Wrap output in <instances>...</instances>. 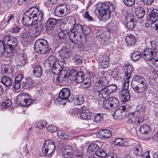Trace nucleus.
Masks as SVG:
<instances>
[{
  "instance_id": "1",
  "label": "nucleus",
  "mask_w": 158,
  "mask_h": 158,
  "mask_svg": "<svg viewBox=\"0 0 158 158\" xmlns=\"http://www.w3.org/2000/svg\"><path fill=\"white\" fill-rule=\"evenodd\" d=\"M69 76L77 84L82 82L85 78V74L83 72H77L73 69L69 73L67 70L62 69L60 71L59 76L57 77L56 80L59 83L65 84L68 82Z\"/></svg>"
},
{
  "instance_id": "2",
  "label": "nucleus",
  "mask_w": 158,
  "mask_h": 158,
  "mask_svg": "<svg viewBox=\"0 0 158 158\" xmlns=\"http://www.w3.org/2000/svg\"><path fill=\"white\" fill-rule=\"evenodd\" d=\"M34 49L36 52L41 54L47 55L53 52L52 48H49L48 41L42 39H38L35 41Z\"/></svg>"
},
{
  "instance_id": "3",
  "label": "nucleus",
  "mask_w": 158,
  "mask_h": 158,
  "mask_svg": "<svg viewBox=\"0 0 158 158\" xmlns=\"http://www.w3.org/2000/svg\"><path fill=\"white\" fill-rule=\"evenodd\" d=\"M114 6L110 2L102 3L98 9L99 18L104 21L108 20L110 17V12L114 10Z\"/></svg>"
},
{
  "instance_id": "4",
  "label": "nucleus",
  "mask_w": 158,
  "mask_h": 158,
  "mask_svg": "<svg viewBox=\"0 0 158 158\" xmlns=\"http://www.w3.org/2000/svg\"><path fill=\"white\" fill-rule=\"evenodd\" d=\"M3 41L6 46V52L8 53L14 52L18 44L16 38L11 35L5 36Z\"/></svg>"
},
{
  "instance_id": "5",
  "label": "nucleus",
  "mask_w": 158,
  "mask_h": 158,
  "mask_svg": "<svg viewBox=\"0 0 158 158\" xmlns=\"http://www.w3.org/2000/svg\"><path fill=\"white\" fill-rule=\"evenodd\" d=\"M124 76V80L123 82L122 88L123 90H127L131 74L133 72V68L130 64H127L125 65L123 69Z\"/></svg>"
},
{
  "instance_id": "6",
  "label": "nucleus",
  "mask_w": 158,
  "mask_h": 158,
  "mask_svg": "<svg viewBox=\"0 0 158 158\" xmlns=\"http://www.w3.org/2000/svg\"><path fill=\"white\" fill-rule=\"evenodd\" d=\"M116 89V87L114 84L106 85L101 90L96 91L95 94L100 98H105L109 95L112 94Z\"/></svg>"
},
{
  "instance_id": "7",
  "label": "nucleus",
  "mask_w": 158,
  "mask_h": 158,
  "mask_svg": "<svg viewBox=\"0 0 158 158\" xmlns=\"http://www.w3.org/2000/svg\"><path fill=\"white\" fill-rule=\"evenodd\" d=\"M34 8H30L28 11H27L24 14L22 19V23L26 26H30L32 25H35L37 24L36 21H34L31 10Z\"/></svg>"
},
{
  "instance_id": "8",
  "label": "nucleus",
  "mask_w": 158,
  "mask_h": 158,
  "mask_svg": "<svg viewBox=\"0 0 158 158\" xmlns=\"http://www.w3.org/2000/svg\"><path fill=\"white\" fill-rule=\"evenodd\" d=\"M143 58L146 61L158 58V52H156L154 49L150 48H145L142 53Z\"/></svg>"
},
{
  "instance_id": "9",
  "label": "nucleus",
  "mask_w": 158,
  "mask_h": 158,
  "mask_svg": "<svg viewBox=\"0 0 158 158\" xmlns=\"http://www.w3.org/2000/svg\"><path fill=\"white\" fill-rule=\"evenodd\" d=\"M55 150L54 143L51 140H46L44 142L42 149L43 153L45 155H49Z\"/></svg>"
},
{
  "instance_id": "10",
  "label": "nucleus",
  "mask_w": 158,
  "mask_h": 158,
  "mask_svg": "<svg viewBox=\"0 0 158 158\" xmlns=\"http://www.w3.org/2000/svg\"><path fill=\"white\" fill-rule=\"evenodd\" d=\"M105 109H111L116 108L119 104L118 100L114 97H110L103 103Z\"/></svg>"
},
{
  "instance_id": "11",
  "label": "nucleus",
  "mask_w": 158,
  "mask_h": 158,
  "mask_svg": "<svg viewBox=\"0 0 158 158\" xmlns=\"http://www.w3.org/2000/svg\"><path fill=\"white\" fill-rule=\"evenodd\" d=\"M59 98L61 100H65L69 102H72L74 99L72 95L70 94V91L68 88H64L60 92Z\"/></svg>"
},
{
  "instance_id": "12",
  "label": "nucleus",
  "mask_w": 158,
  "mask_h": 158,
  "mask_svg": "<svg viewBox=\"0 0 158 158\" xmlns=\"http://www.w3.org/2000/svg\"><path fill=\"white\" fill-rule=\"evenodd\" d=\"M131 86L135 93L140 94V96L143 95L144 93L147 91V86L146 83L143 84L131 85Z\"/></svg>"
},
{
  "instance_id": "13",
  "label": "nucleus",
  "mask_w": 158,
  "mask_h": 158,
  "mask_svg": "<svg viewBox=\"0 0 158 158\" xmlns=\"http://www.w3.org/2000/svg\"><path fill=\"white\" fill-rule=\"evenodd\" d=\"M17 65L21 67L24 66L27 63V60L25 54L20 53L16 56L15 59Z\"/></svg>"
},
{
  "instance_id": "14",
  "label": "nucleus",
  "mask_w": 158,
  "mask_h": 158,
  "mask_svg": "<svg viewBox=\"0 0 158 158\" xmlns=\"http://www.w3.org/2000/svg\"><path fill=\"white\" fill-rule=\"evenodd\" d=\"M35 83L31 78H28L23 81L22 83L23 88L25 89L30 90L35 86Z\"/></svg>"
},
{
  "instance_id": "15",
  "label": "nucleus",
  "mask_w": 158,
  "mask_h": 158,
  "mask_svg": "<svg viewBox=\"0 0 158 158\" xmlns=\"http://www.w3.org/2000/svg\"><path fill=\"white\" fill-rule=\"evenodd\" d=\"M33 9L31 10V11L32 13L34 21H36L37 24V23H41L40 21L43 18V12L41 11H40L37 8L36 9L35 11Z\"/></svg>"
},
{
  "instance_id": "16",
  "label": "nucleus",
  "mask_w": 158,
  "mask_h": 158,
  "mask_svg": "<svg viewBox=\"0 0 158 158\" xmlns=\"http://www.w3.org/2000/svg\"><path fill=\"white\" fill-rule=\"evenodd\" d=\"M79 115L78 116L82 119L88 120L91 118V114L89 110L86 108H82Z\"/></svg>"
},
{
  "instance_id": "17",
  "label": "nucleus",
  "mask_w": 158,
  "mask_h": 158,
  "mask_svg": "<svg viewBox=\"0 0 158 158\" xmlns=\"http://www.w3.org/2000/svg\"><path fill=\"white\" fill-rule=\"evenodd\" d=\"M58 23L56 19L53 18L49 19L46 21L45 27L47 30H50L54 28Z\"/></svg>"
},
{
  "instance_id": "18",
  "label": "nucleus",
  "mask_w": 158,
  "mask_h": 158,
  "mask_svg": "<svg viewBox=\"0 0 158 158\" xmlns=\"http://www.w3.org/2000/svg\"><path fill=\"white\" fill-rule=\"evenodd\" d=\"M108 81L105 78H102L97 81V85L96 86L95 89L96 90H95V92L98 90H101L102 88H104L105 86L108 85Z\"/></svg>"
},
{
  "instance_id": "19",
  "label": "nucleus",
  "mask_w": 158,
  "mask_h": 158,
  "mask_svg": "<svg viewBox=\"0 0 158 158\" xmlns=\"http://www.w3.org/2000/svg\"><path fill=\"white\" fill-rule=\"evenodd\" d=\"M145 80L143 77L139 75H135L133 78L131 85L143 84L146 83Z\"/></svg>"
},
{
  "instance_id": "20",
  "label": "nucleus",
  "mask_w": 158,
  "mask_h": 158,
  "mask_svg": "<svg viewBox=\"0 0 158 158\" xmlns=\"http://www.w3.org/2000/svg\"><path fill=\"white\" fill-rule=\"evenodd\" d=\"M149 20H150L151 25L158 21V10L154 9L150 12Z\"/></svg>"
},
{
  "instance_id": "21",
  "label": "nucleus",
  "mask_w": 158,
  "mask_h": 158,
  "mask_svg": "<svg viewBox=\"0 0 158 158\" xmlns=\"http://www.w3.org/2000/svg\"><path fill=\"white\" fill-rule=\"evenodd\" d=\"M125 41L127 46L130 47L133 46L136 41L135 37L132 35H127L125 37Z\"/></svg>"
},
{
  "instance_id": "22",
  "label": "nucleus",
  "mask_w": 158,
  "mask_h": 158,
  "mask_svg": "<svg viewBox=\"0 0 158 158\" xmlns=\"http://www.w3.org/2000/svg\"><path fill=\"white\" fill-rule=\"evenodd\" d=\"M127 27L130 29L132 30L135 27L136 22L135 21L133 16H129L127 18Z\"/></svg>"
},
{
  "instance_id": "23",
  "label": "nucleus",
  "mask_w": 158,
  "mask_h": 158,
  "mask_svg": "<svg viewBox=\"0 0 158 158\" xmlns=\"http://www.w3.org/2000/svg\"><path fill=\"white\" fill-rule=\"evenodd\" d=\"M27 94L23 93L18 96L16 101L17 104L21 106H24L25 100L26 99Z\"/></svg>"
},
{
  "instance_id": "24",
  "label": "nucleus",
  "mask_w": 158,
  "mask_h": 158,
  "mask_svg": "<svg viewBox=\"0 0 158 158\" xmlns=\"http://www.w3.org/2000/svg\"><path fill=\"white\" fill-rule=\"evenodd\" d=\"M71 52L69 49L66 48H62L59 52V55L61 57L67 58L70 55Z\"/></svg>"
},
{
  "instance_id": "25",
  "label": "nucleus",
  "mask_w": 158,
  "mask_h": 158,
  "mask_svg": "<svg viewBox=\"0 0 158 158\" xmlns=\"http://www.w3.org/2000/svg\"><path fill=\"white\" fill-rule=\"evenodd\" d=\"M122 101L124 102L127 101L130 98V93L128 90H123L121 92Z\"/></svg>"
},
{
  "instance_id": "26",
  "label": "nucleus",
  "mask_w": 158,
  "mask_h": 158,
  "mask_svg": "<svg viewBox=\"0 0 158 158\" xmlns=\"http://www.w3.org/2000/svg\"><path fill=\"white\" fill-rule=\"evenodd\" d=\"M99 133L101 137L104 139H107L111 136L112 132L109 130L103 129L100 131Z\"/></svg>"
},
{
  "instance_id": "27",
  "label": "nucleus",
  "mask_w": 158,
  "mask_h": 158,
  "mask_svg": "<svg viewBox=\"0 0 158 158\" xmlns=\"http://www.w3.org/2000/svg\"><path fill=\"white\" fill-rule=\"evenodd\" d=\"M43 72V69L41 66L36 65L34 68L33 73L35 77H39L42 75Z\"/></svg>"
},
{
  "instance_id": "28",
  "label": "nucleus",
  "mask_w": 158,
  "mask_h": 158,
  "mask_svg": "<svg viewBox=\"0 0 158 158\" xmlns=\"http://www.w3.org/2000/svg\"><path fill=\"white\" fill-rule=\"evenodd\" d=\"M151 131L150 126L148 125H142L140 127L139 131L143 134L147 135Z\"/></svg>"
},
{
  "instance_id": "29",
  "label": "nucleus",
  "mask_w": 158,
  "mask_h": 158,
  "mask_svg": "<svg viewBox=\"0 0 158 158\" xmlns=\"http://www.w3.org/2000/svg\"><path fill=\"white\" fill-rule=\"evenodd\" d=\"M2 68L3 73L12 75L13 73V70L11 65L8 64L5 65L2 67Z\"/></svg>"
},
{
  "instance_id": "30",
  "label": "nucleus",
  "mask_w": 158,
  "mask_h": 158,
  "mask_svg": "<svg viewBox=\"0 0 158 158\" xmlns=\"http://www.w3.org/2000/svg\"><path fill=\"white\" fill-rule=\"evenodd\" d=\"M145 12V10L143 8L139 7L136 9L135 13L137 18L140 19L143 17Z\"/></svg>"
},
{
  "instance_id": "31",
  "label": "nucleus",
  "mask_w": 158,
  "mask_h": 158,
  "mask_svg": "<svg viewBox=\"0 0 158 158\" xmlns=\"http://www.w3.org/2000/svg\"><path fill=\"white\" fill-rule=\"evenodd\" d=\"M99 146L96 143H91L88 146L87 149V152L89 153L92 152L95 153L98 149L99 148Z\"/></svg>"
},
{
  "instance_id": "32",
  "label": "nucleus",
  "mask_w": 158,
  "mask_h": 158,
  "mask_svg": "<svg viewBox=\"0 0 158 158\" xmlns=\"http://www.w3.org/2000/svg\"><path fill=\"white\" fill-rule=\"evenodd\" d=\"M12 104L11 101L9 99L5 100L2 102L0 105V108L2 110L6 109Z\"/></svg>"
},
{
  "instance_id": "33",
  "label": "nucleus",
  "mask_w": 158,
  "mask_h": 158,
  "mask_svg": "<svg viewBox=\"0 0 158 158\" xmlns=\"http://www.w3.org/2000/svg\"><path fill=\"white\" fill-rule=\"evenodd\" d=\"M78 35H79V34L75 32L72 29L69 33V39L73 43L76 44L77 41L75 40V38L76 36Z\"/></svg>"
},
{
  "instance_id": "34",
  "label": "nucleus",
  "mask_w": 158,
  "mask_h": 158,
  "mask_svg": "<svg viewBox=\"0 0 158 158\" xmlns=\"http://www.w3.org/2000/svg\"><path fill=\"white\" fill-rule=\"evenodd\" d=\"M1 81L2 83L7 87L10 86L12 83L11 79L9 77L6 76L3 77Z\"/></svg>"
},
{
  "instance_id": "35",
  "label": "nucleus",
  "mask_w": 158,
  "mask_h": 158,
  "mask_svg": "<svg viewBox=\"0 0 158 158\" xmlns=\"http://www.w3.org/2000/svg\"><path fill=\"white\" fill-rule=\"evenodd\" d=\"M128 111V108L126 106H123L120 107L119 109L116 110L114 114V116H118L120 115L123 112H126Z\"/></svg>"
},
{
  "instance_id": "36",
  "label": "nucleus",
  "mask_w": 158,
  "mask_h": 158,
  "mask_svg": "<svg viewBox=\"0 0 158 158\" xmlns=\"http://www.w3.org/2000/svg\"><path fill=\"white\" fill-rule=\"evenodd\" d=\"M59 6L60 8L61 7V11L63 15H66L70 12V10L68 9L67 5L65 3L60 4Z\"/></svg>"
},
{
  "instance_id": "37",
  "label": "nucleus",
  "mask_w": 158,
  "mask_h": 158,
  "mask_svg": "<svg viewBox=\"0 0 158 158\" xmlns=\"http://www.w3.org/2000/svg\"><path fill=\"white\" fill-rule=\"evenodd\" d=\"M94 153L98 156L102 157H106L107 154V153L103 149L100 148L99 147Z\"/></svg>"
},
{
  "instance_id": "38",
  "label": "nucleus",
  "mask_w": 158,
  "mask_h": 158,
  "mask_svg": "<svg viewBox=\"0 0 158 158\" xmlns=\"http://www.w3.org/2000/svg\"><path fill=\"white\" fill-rule=\"evenodd\" d=\"M37 25L35 27V34L36 35H39L44 28L43 25L41 23H37L35 25Z\"/></svg>"
},
{
  "instance_id": "39",
  "label": "nucleus",
  "mask_w": 158,
  "mask_h": 158,
  "mask_svg": "<svg viewBox=\"0 0 158 158\" xmlns=\"http://www.w3.org/2000/svg\"><path fill=\"white\" fill-rule=\"evenodd\" d=\"M141 57V53L138 51L134 52L132 54L131 58L134 61L139 60Z\"/></svg>"
},
{
  "instance_id": "40",
  "label": "nucleus",
  "mask_w": 158,
  "mask_h": 158,
  "mask_svg": "<svg viewBox=\"0 0 158 158\" xmlns=\"http://www.w3.org/2000/svg\"><path fill=\"white\" fill-rule=\"evenodd\" d=\"M126 142L125 140L123 139L118 138L114 141V144L118 146H124V143Z\"/></svg>"
},
{
  "instance_id": "41",
  "label": "nucleus",
  "mask_w": 158,
  "mask_h": 158,
  "mask_svg": "<svg viewBox=\"0 0 158 158\" xmlns=\"http://www.w3.org/2000/svg\"><path fill=\"white\" fill-rule=\"evenodd\" d=\"M145 107L144 106L140 104L138 105L136 107V110L137 112L135 111L132 113V115L133 116L135 115L138 114L137 113L143 112L145 109Z\"/></svg>"
},
{
  "instance_id": "42",
  "label": "nucleus",
  "mask_w": 158,
  "mask_h": 158,
  "mask_svg": "<svg viewBox=\"0 0 158 158\" xmlns=\"http://www.w3.org/2000/svg\"><path fill=\"white\" fill-rule=\"evenodd\" d=\"M48 60L49 61L50 64L53 66V69H55L56 71V69L55 68L56 66H55L57 62V59L56 58L55 56L52 55L48 57Z\"/></svg>"
},
{
  "instance_id": "43",
  "label": "nucleus",
  "mask_w": 158,
  "mask_h": 158,
  "mask_svg": "<svg viewBox=\"0 0 158 158\" xmlns=\"http://www.w3.org/2000/svg\"><path fill=\"white\" fill-rule=\"evenodd\" d=\"M84 102V98L82 96H78L74 101L75 104L76 105H80Z\"/></svg>"
},
{
  "instance_id": "44",
  "label": "nucleus",
  "mask_w": 158,
  "mask_h": 158,
  "mask_svg": "<svg viewBox=\"0 0 158 158\" xmlns=\"http://www.w3.org/2000/svg\"><path fill=\"white\" fill-rule=\"evenodd\" d=\"M134 153L137 155L140 156H142V149L140 146L137 145L133 148Z\"/></svg>"
},
{
  "instance_id": "45",
  "label": "nucleus",
  "mask_w": 158,
  "mask_h": 158,
  "mask_svg": "<svg viewBox=\"0 0 158 158\" xmlns=\"http://www.w3.org/2000/svg\"><path fill=\"white\" fill-rule=\"evenodd\" d=\"M64 152L69 156L71 157L73 154V148L70 146H67L65 147Z\"/></svg>"
},
{
  "instance_id": "46",
  "label": "nucleus",
  "mask_w": 158,
  "mask_h": 158,
  "mask_svg": "<svg viewBox=\"0 0 158 158\" xmlns=\"http://www.w3.org/2000/svg\"><path fill=\"white\" fill-rule=\"evenodd\" d=\"M108 29L110 31L113 32L117 30L116 25L114 22H111L108 24Z\"/></svg>"
},
{
  "instance_id": "47",
  "label": "nucleus",
  "mask_w": 158,
  "mask_h": 158,
  "mask_svg": "<svg viewBox=\"0 0 158 158\" xmlns=\"http://www.w3.org/2000/svg\"><path fill=\"white\" fill-rule=\"evenodd\" d=\"M84 83L82 84V87L84 88H86L89 87L91 83V81L89 78H87L83 81Z\"/></svg>"
},
{
  "instance_id": "48",
  "label": "nucleus",
  "mask_w": 158,
  "mask_h": 158,
  "mask_svg": "<svg viewBox=\"0 0 158 158\" xmlns=\"http://www.w3.org/2000/svg\"><path fill=\"white\" fill-rule=\"evenodd\" d=\"M27 97L26 99L25 100L24 106H28L32 103L33 100L31 99L29 94H27Z\"/></svg>"
},
{
  "instance_id": "49",
  "label": "nucleus",
  "mask_w": 158,
  "mask_h": 158,
  "mask_svg": "<svg viewBox=\"0 0 158 158\" xmlns=\"http://www.w3.org/2000/svg\"><path fill=\"white\" fill-rule=\"evenodd\" d=\"M103 118V114L98 113L95 115L94 120L96 122H100L102 120Z\"/></svg>"
},
{
  "instance_id": "50",
  "label": "nucleus",
  "mask_w": 158,
  "mask_h": 158,
  "mask_svg": "<svg viewBox=\"0 0 158 158\" xmlns=\"http://www.w3.org/2000/svg\"><path fill=\"white\" fill-rule=\"evenodd\" d=\"M83 26L80 24H77L75 25L73 29L74 31L75 32L77 33L79 35V33H81L82 31Z\"/></svg>"
},
{
  "instance_id": "51",
  "label": "nucleus",
  "mask_w": 158,
  "mask_h": 158,
  "mask_svg": "<svg viewBox=\"0 0 158 158\" xmlns=\"http://www.w3.org/2000/svg\"><path fill=\"white\" fill-rule=\"evenodd\" d=\"M123 3L127 6L131 7L134 4L135 0H122Z\"/></svg>"
},
{
  "instance_id": "52",
  "label": "nucleus",
  "mask_w": 158,
  "mask_h": 158,
  "mask_svg": "<svg viewBox=\"0 0 158 158\" xmlns=\"http://www.w3.org/2000/svg\"><path fill=\"white\" fill-rule=\"evenodd\" d=\"M57 135L60 139H67L68 138V136L61 131H58L57 132Z\"/></svg>"
},
{
  "instance_id": "53",
  "label": "nucleus",
  "mask_w": 158,
  "mask_h": 158,
  "mask_svg": "<svg viewBox=\"0 0 158 158\" xmlns=\"http://www.w3.org/2000/svg\"><path fill=\"white\" fill-rule=\"evenodd\" d=\"M54 13L55 15L58 17H60L63 15V12H62L61 10V7H60L59 5L55 8Z\"/></svg>"
},
{
  "instance_id": "54",
  "label": "nucleus",
  "mask_w": 158,
  "mask_h": 158,
  "mask_svg": "<svg viewBox=\"0 0 158 158\" xmlns=\"http://www.w3.org/2000/svg\"><path fill=\"white\" fill-rule=\"evenodd\" d=\"M6 46L4 42L0 41V55H2L5 51L6 52Z\"/></svg>"
},
{
  "instance_id": "55",
  "label": "nucleus",
  "mask_w": 158,
  "mask_h": 158,
  "mask_svg": "<svg viewBox=\"0 0 158 158\" xmlns=\"http://www.w3.org/2000/svg\"><path fill=\"white\" fill-rule=\"evenodd\" d=\"M90 28L84 25L83 26L82 31L81 32L85 35H88L90 32Z\"/></svg>"
},
{
  "instance_id": "56",
  "label": "nucleus",
  "mask_w": 158,
  "mask_h": 158,
  "mask_svg": "<svg viewBox=\"0 0 158 158\" xmlns=\"http://www.w3.org/2000/svg\"><path fill=\"white\" fill-rule=\"evenodd\" d=\"M46 122L44 120H41L38 122L37 127L40 129H42L46 126Z\"/></svg>"
},
{
  "instance_id": "57",
  "label": "nucleus",
  "mask_w": 158,
  "mask_h": 158,
  "mask_svg": "<svg viewBox=\"0 0 158 158\" xmlns=\"http://www.w3.org/2000/svg\"><path fill=\"white\" fill-rule=\"evenodd\" d=\"M99 66L101 68L105 69L107 68L109 65V63L103 61H100Z\"/></svg>"
},
{
  "instance_id": "58",
  "label": "nucleus",
  "mask_w": 158,
  "mask_h": 158,
  "mask_svg": "<svg viewBox=\"0 0 158 158\" xmlns=\"http://www.w3.org/2000/svg\"><path fill=\"white\" fill-rule=\"evenodd\" d=\"M23 31H23V34L21 33V34L19 35L20 36L22 37L23 39H26L31 36V34L29 31H26L24 32Z\"/></svg>"
},
{
  "instance_id": "59",
  "label": "nucleus",
  "mask_w": 158,
  "mask_h": 158,
  "mask_svg": "<svg viewBox=\"0 0 158 158\" xmlns=\"http://www.w3.org/2000/svg\"><path fill=\"white\" fill-rule=\"evenodd\" d=\"M47 129L51 132H54L57 131V128L54 125H50L48 127Z\"/></svg>"
},
{
  "instance_id": "60",
  "label": "nucleus",
  "mask_w": 158,
  "mask_h": 158,
  "mask_svg": "<svg viewBox=\"0 0 158 158\" xmlns=\"http://www.w3.org/2000/svg\"><path fill=\"white\" fill-rule=\"evenodd\" d=\"M75 63L76 64H78L81 63L82 61V58L79 55H76L75 58Z\"/></svg>"
},
{
  "instance_id": "61",
  "label": "nucleus",
  "mask_w": 158,
  "mask_h": 158,
  "mask_svg": "<svg viewBox=\"0 0 158 158\" xmlns=\"http://www.w3.org/2000/svg\"><path fill=\"white\" fill-rule=\"evenodd\" d=\"M20 81L17 80H15L14 82L13 85V87L16 89H18L20 87Z\"/></svg>"
},
{
  "instance_id": "62",
  "label": "nucleus",
  "mask_w": 158,
  "mask_h": 158,
  "mask_svg": "<svg viewBox=\"0 0 158 158\" xmlns=\"http://www.w3.org/2000/svg\"><path fill=\"white\" fill-rule=\"evenodd\" d=\"M143 121V118L141 116H137L135 119V123L137 125H139Z\"/></svg>"
},
{
  "instance_id": "63",
  "label": "nucleus",
  "mask_w": 158,
  "mask_h": 158,
  "mask_svg": "<svg viewBox=\"0 0 158 158\" xmlns=\"http://www.w3.org/2000/svg\"><path fill=\"white\" fill-rule=\"evenodd\" d=\"M109 55L108 54H105L102 56V58L100 59V61H103L109 62Z\"/></svg>"
},
{
  "instance_id": "64",
  "label": "nucleus",
  "mask_w": 158,
  "mask_h": 158,
  "mask_svg": "<svg viewBox=\"0 0 158 158\" xmlns=\"http://www.w3.org/2000/svg\"><path fill=\"white\" fill-rule=\"evenodd\" d=\"M151 27L153 29L156 31L158 33V21H156L151 25Z\"/></svg>"
}]
</instances>
